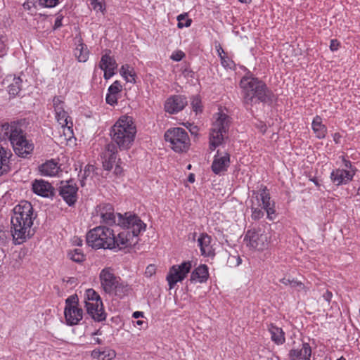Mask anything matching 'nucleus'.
Here are the masks:
<instances>
[{
    "label": "nucleus",
    "instance_id": "27",
    "mask_svg": "<svg viewBox=\"0 0 360 360\" xmlns=\"http://www.w3.org/2000/svg\"><path fill=\"white\" fill-rule=\"evenodd\" d=\"M59 169L60 167L58 166V162L54 160L46 161L40 166V172L45 176H56L58 174Z\"/></svg>",
    "mask_w": 360,
    "mask_h": 360
},
{
    "label": "nucleus",
    "instance_id": "24",
    "mask_svg": "<svg viewBox=\"0 0 360 360\" xmlns=\"http://www.w3.org/2000/svg\"><path fill=\"white\" fill-rule=\"evenodd\" d=\"M12 153L10 150L0 145V176L10 170V158Z\"/></svg>",
    "mask_w": 360,
    "mask_h": 360
},
{
    "label": "nucleus",
    "instance_id": "7",
    "mask_svg": "<svg viewBox=\"0 0 360 360\" xmlns=\"http://www.w3.org/2000/svg\"><path fill=\"white\" fill-rule=\"evenodd\" d=\"M113 230L99 226L91 229L86 234V243L94 249H113L115 240L113 239Z\"/></svg>",
    "mask_w": 360,
    "mask_h": 360
},
{
    "label": "nucleus",
    "instance_id": "56",
    "mask_svg": "<svg viewBox=\"0 0 360 360\" xmlns=\"http://www.w3.org/2000/svg\"><path fill=\"white\" fill-rule=\"evenodd\" d=\"M323 298L327 301L330 302L331 300V298L333 297V294L330 291L327 290L323 295Z\"/></svg>",
    "mask_w": 360,
    "mask_h": 360
},
{
    "label": "nucleus",
    "instance_id": "39",
    "mask_svg": "<svg viewBox=\"0 0 360 360\" xmlns=\"http://www.w3.org/2000/svg\"><path fill=\"white\" fill-rule=\"evenodd\" d=\"M78 297L77 295H72L69 296L65 300V308H75L78 307Z\"/></svg>",
    "mask_w": 360,
    "mask_h": 360
},
{
    "label": "nucleus",
    "instance_id": "18",
    "mask_svg": "<svg viewBox=\"0 0 360 360\" xmlns=\"http://www.w3.org/2000/svg\"><path fill=\"white\" fill-rule=\"evenodd\" d=\"M87 314L97 322H101L106 319V313L104 311L103 302L85 304Z\"/></svg>",
    "mask_w": 360,
    "mask_h": 360
},
{
    "label": "nucleus",
    "instance_id": "9",
    "mask_svg": "<svg viewBox=\"0 0 360 360\" xmlns=\"http://www.w3.org/2000/svg\"><path fill=\"white\" fill-rule=\"evenodd\" d=\"M230 117L223 112L217 114L215 121L212 124L210 134V149L214 150L220 146L226 131L229 129Z\"/></svg>",
    "mask_w": 360,
    "mask_h": 360
},
{
    "label": "nucleus",
    "instance_id": "54",
    "mask_svg": "<svg viewBox=\"0 0 360 360\" xmlns=\"http://www.w3.org/2000/svg\"><path fill=\"white\" fill-rule=\"evenodd\" d=\"M102 352H101L99 349H94L91 352V356L93 358L96 359H101Z\"/></svg>",
    "mask_w": 360,
    "mask_h": 360
},
{
    "label": "nucleus",
    "instance_id": "15",
    "mask_svg": "<svg viewBox=\"0 0 360 360\" xmlns=\"http://www.w3.org/2000/svg\"><path fill=\"white\" fill-rule=\"evenodd\" d=\"M96 214L101 219V221L108 225H117V216L115 214L114 208L110 204H101L96 207Z\"/></svg>",
    "mask_w": 360,
    "mask_h": 360
},
{
    "label": "nucleus",
    "instance_id": "47",
    "mask_svg": "<svg viewBox=\"0 0 360 360\" xmlns=\"http://www.w3.org/2000/svg\"><path fill=\"white\" fill-rule=\"evenodd\" d=\"M156 272V266L154 264H149L146 269L145 275L147 277H151Z\"/></svg>",
    "mask_w": 360,
    "mask_h": 360
},
{
    "label": "nucleus",
    "instance_id": "10",
    "mask_svg": "<svg viewBox=\"0 0 360 360\" xmlns=\"http://www.w3.org/2000/svg\"><path fill=\"white\" fill-rule=\"evenodd\" d=\"M52 102L53 108L56 112V118L63 129L65 139H70L73 133L71 126L68 125V118L70 117L68 115V112L65 110V101L61 96H54Z\"/></svg>",
    "mask_w": 360,
    "mask_h": 360
},
{
    "label": "nucleus",
    "instance_id": "34",
    "mask_svg": "<svg viewBox=\"0 0 360 360\" xmlns=\"http://www.w3.org/2000/svg\"><path fill=\"white\" fill-rule=\"evenodd\" d=\"M22 79L20 77H14L13 82L8 86V93L13 96L18 95L21 90Z\"/></svg>",
    "mask_w": 360,
    "mask_h": 360
},
{
    "label": "nucleus",
    "instance_id": "60",
    "mask_svg": "<svg viewBox=\"0 0 360 360\" xmlns=\"http://www.w3.org/2000/svg\"><path fill=\"white\" fill-rule=\"evenodd\" d=\"M257 127L259 129L260 131L262 133H265L266 130V126L265 124L261 122L259 124L257 125Z\"/></svg>",
    "mask_w": 360,
    "mask_h": 360
},
{
    "label": "nucleus",
    "instance_id": "2",
    "mask_svg": "<svg viewBox=\"0 0 360 360\" xmlns=\"http://www.w3.org/2000/svg\"><path fill=\"white\" fill-rule=\"evenodd\" d=\"M117 226L126 228L117 235L113 230L115 248H118L120 250L135 245L137 242L136 237L141 231H145L146 227L138 216L130 213L119 214Z\"/></svg>",
    "mask_w": 360,
    "mask_h": 360
},
{
    "label": "nucleus",
    "instance_id": "16",
    "mask_svg": "<svg viewBox=\"0 0 360 360\" xmlns=\"http://www.w3.org/2000/svg\"><path fill=\"white\" fill-rule=\"evenodd\" d=\"M117 146L111 142L105 146L104 151L102 153L103 167L105 170H110L117 159Z\"/></svg>",
    "mask_w": 360,
    "mask_h": 360
},
{
    "label": "nucleus",
    "instance_id": "41",
    "mask_svg": "<svg viewBox=\"0 0 360 360\" xmlns=\"http://www.w3.org/2000/svg\"><path fill=\"white\" fill-rule=\"evenodd\" d=\"M91 5L94 10L96 11H103L105 10V5L103 3V0H90Z\"/></svg>",
    "mask_w": 360,
    "mask_h": 360
},
{
    "label": "nucleus",
    "instance_id": "61",
    "mask_svg": "<svg viewBox=\"0 0 360 360\" xmlns=\"http://www.w3.org/2000/svg\"><path fill=\"white\" fill-rule=\"evenodd\" d=\"M341 135L339 133H335L333 135V140L336 143H339L341 139Z\"/></svg>",
    "mask_w": 360,
    "mask_h": 360
},
{
    "label": "nucleus",
    "instance_id": "28",
    "mask_svg": "<svg viewBox=\"0 0 360 360\" xmlns=\"http://www.w3.org/2000/svg\"><path fill=\"white\" fill-rule=\"evenodd\" d=\"M269 331L271 334V340L276 344L282 345L285 342V334L281 328L271 323L269 326Z\"/></svg>",
    "mask_w": 360,
    "mask_h": 360
},
{
    "label": "nucleus",
    "instance_id": "1",
    "mask_svg": "<svg viewBox=\"0 0 360 360\" xmlns=\"http://www.w3.org/2000/svg\"><path fill=\"white\" fill-rule=\"evenodd\" d=\"M36 217L32 204L27 200H22L14 207L11 222L15 244H22L34 235L32 227Z\"/></svg>",
    "mask_w": 360,
    "mask_h": 360
},
{
    "label": "nucleus",
    "instance_id": "44",
    "mask_svg": "<svg viewBox=\"0 0 360 360\" xmlns=\"http://www.w3.org/2000/svg\"><path fill=\"white\" fill-rule=\"evenodd\" d=\"M191 105L193 106V110L198 112V111H201V101L199 97L195 96L193 97L191 101Z\"/></svg>",
    "mask_w": 360,
    "mask_h": 360
},
{
    "label": "nucleus",
    "instance_id": "33",
    "mask_svg": "<svg viewBox=\"0 0 360 360\" xmlns=\"http://www.w3.org/2000/svg\"><path fill=\"white\" fill-rule=\"evenodd\" d=\"M120 72L127 82H136V73L134 68L130 65L127 64L122 65Z\"/></svg>",
    "mask_w": 360,
    "mask_h": 360
},
{
    "label": "nucleus",
    "instance_id": "23",
    "mask_svg": "<svg viewBox=\"0 0 360 360\" xmlns=\"http://www.w3.org/2000/svg\"><path fill=\"white\" fill-rule=\"evenodd\" d=\"M64 314L68 325L74 326L82 319L83 310L81 308H65Z\"/></svg>",
    "mask_w": 360,
    "mask_h": 360
},
{
    "label": "nucleus",
    "instance_id": "25",
    "mask_svg": "<svg viewBox=\"0 0 360 360\" xmlns=\"http://www.w3.org/2000/svg\"><path fill=\"white\" fill-rule=\"evenodd\" d=\"M209 277L208 268L205 264H201L195 268L191 273V282H205Z\"/></svg>",
    "mask_w": 360,
    "mask_h": 360
},
{
    "label": "nucleus",
    "instance_id": "46",
    "mask_svg": "<svg viewBox=\"0 0 360 360\" xmlns=\"http://www.w3.org/2000/svg\"><path fill=\"white\" fill-rule=\"evenodd\" d=\"M58 3V0H39V4L46 7H53Z\"/></svg>",
    "mask_w": 360,
    "mask_h": 360
},
{
    "label": "nucleus",
    "instance_id": "42",
    "mask_svg": "<svg viewBox=\"0 0 360 360\" xmlns=\"http://www.w3.org/2000/svg\"><path fill=\"white\" fill-rule=\"evenodd\" d=\"M116 356V352L113 349H106L102 352L101 360H112Z\"/></svg>",
    "mask_w": 360,
    "mask_h": 360
},
{
    "label": "nucleus",
    "instance_id": "59",
    "mask_svg": "<svg viewBox=\"0 0 360 360\" xmlns=\"http://www.w3.org/2000/svg\"><path fill=\"white\" fill-rule=\"evenodd\" d=\"M62 25V19L57 18L55 20L54 29H57Z\"/></svg>",
    "mask_w": 360,
    "mask_h": 360
},
{
    "label": "nucleus",
    "instance_id": "3",
    "mask_svg": "<svg viewBox=\"0 0 360 360\" xmlns=\"http://www.w3.org/2000/svg\"><path fill=\"white\" fill-rule=\"evenodd\" d=\"M1 134L8 139L15 153L21 158H27L32 153L34 144L26 137V133L19 122L4 123L1 126Z\"/></svg>",
    "mask_w": 360,
    "mask_h": 360
},
{
    "label": "nucleus",
    "instance_id": "53",
    "mask_svg": "<svg viewBox=\"0 0 360 360\" xmlns=\"http://www.w3.org/2000/svg\"><path fill=\"white\" fill-rule=\"evenodd\" d=\"M216 49L217 50L219 57L221 58V63H224L223 60L224 59V56H222V54H225L224 51L223 50V49L221 48L220 44H219L218 46H216Z\"/></svg>",
    "mask_w": 360,
    "mask_h": 360
},
{
    "label": "nucleus",
    "instance_id": "50",
    "mask_svg": "<svg viewBox=\"0 0 360 360\" xmlns=\"http://www.w3.org/2000/svg\"><path fill=\"white\" fill-rule=\"evenodd\" d=\"M340 42L337 39H332L330 41V49L332 51H337L339 49Z\"/></svg>",
    "mask_w": 360,
    "mask_h": 360
},
{
    "label": "nucleus",
    "instance_id": "62",
    "mask_svg": "<svg viewBox=\"0 0 360 360\" xmlns=\"http://www.w3.org/2000/svg\"><path fill=\"white\" fill-rule=\"evenodd\" d=\"M143 313L141 311H135L134 312L132 316L135 319H139L140 317H143Z\"/></svg>",
    "mask_w": 360,
    "mask_h": 360
},
{
    "label": "nucleus",
    "instance_id": "45",
    "mask_svg": "<svg viewBox=\"0 0 360 360\" xmlns=\"http://www.w3.org/2000/svg\"><path fill=\"white\" fill-rule=\"evenodd\" d=\"M292 287H298L299 288V290H304L305 292H307L309 288L306 286L304 283H302V282L300 281H296L295 279H293V281H292Z\"/></svg>",
    "mask_w": 360,
    "mask_h": 360
},
{
    "label": "nucleus",
    "instance_id": "55",
    "mask_svg": "<svg viewBox=\"0 0 360 360\" xmlns=\"http://www.w3.org/2000/svg\"><path fill=\"white\" fill-rule=\"evenodd\" d=\"M292 281H293V279H290V278H283L282 279L280 280V282L282 283L283 284H284L285 285H290L292 286Z\"/></svg>",
    "mask_w": 360,
    "mask_h": 360
},
{
    "label": "nucleus",
    "instance_id": "21",
    "mask_svg": "<svg viewBox=\"0 0 360 360\" xmlns=\"http://www.w3.org/2000/svg\"><path fill=\"white\" fill-rule=\"evenodd\" d=\"M212 238L207 233H201L198 238V246L200 249L201 255L204 257H212L214 255V250L212 245Z\"/></svg>",
    "mask_w": 360,
    "mask_h": 360
},
{
    "label": "nucleus",
    "instance_id": "19",
    "mask_svg": "<svg viewBox=\"0 0 360 360\" xmlns=\"http://www.w3.org/2000/svg\"><path fill=\"white\" fill-rule=\"evenodd\" d=\"M355 174V170L347 171L343 169H336L331 172L330 179L337 186L347 184Z\"/></svg>",
    "mask_w": 360,
    "mask_h": 360
},
{
    "label": "nucleus",
    "instance_id": "4",
    "mask_svg": "<svg viewBox=\"0 0 360 360\" xmlns=\"http://www.w3.org/2000/svg\"><path fill=\"white\" fill-rule=\"evenodd\" d=\"M243 102L252 105L257 102L269 103L274 95L266 85L261 80L252 76H244L240 82Z\"/></svg>",
    "mask_w": 360,
    "mask_h": 360
},
{
    "label": "nucleus",
    "instance_id": "11",
    "mask_svg": "<svg viewBox=\"0 0 360 360\" xmlns=\"http://www.w3.org/2000/svg\"><path fill=\"white\" fill-rule=\"evenodd\" d=\"M270 237L261 229H250L245 236L246 245L252 249L262 251L268 248Z\"/></svg>",
    "mask_w": 360,
    "mask_h": 360
},
{
    "label": "nucleus",
    "instance_id": "58",
    "mask_svg": "<svg viewBox=\"0 0 360 360\" xmlns=\"http://www.w3.org/2000/svg\"><path fill=\"white\" fill-rule=\"evenodd\" d=\"M122 168L121 167V166L119 165V162H117V164L116 165V167L115 168V174L116 175H120L122 173Z\"/></svg>",
    "mask_w": 360,
    "mask_h": 360
},
{
    "label": "nucleus",
    "instance_id": "13",
    "mask_svg": "<svg viewBox=\"0 0 360 360\" xmlns=\"http://www.w3.org/2000/svg\"><path fill=\"white\" fill-rule=\"evenodd\" d=\"M77 191L78 188L72 179L60 183V195L70 206L73 205L77 201Z\"/></svg>",
    "mask_w": 360,
    "mask_h": 360
},
{
    "label": "nucleus",
    "instance_id": "12",
    "mask_svg": "<svg viewBox=\"0 0 360 360\" xmlns=\"http://www.w3.org/2000/svg\"><path fill=\"white\" fill-rule=\"evenodd\" d=\"M191 268L192 264L190 261L184 262L178 266H172L166 278L169 289L173 288L177 282L182 281L186 277Z\"/></svg>",
    "mask_w": 360,
    "mask_h": 360
},
{
    "label": "nucleus",
    "instance_id": "49",
    "mask_svg": "<svg viewBox=\"0 0 360 360\" xmlns=\"http://www.w3.org/2000/svg\"><path fill=\"white\" fill-rule=\"evenodd\" d=\"M8 233L0 228V245L6 243Z\"/></svg>",
    "mask_w": 360,
    "mask_h": 360
},
{
    "label": "nucleus",
    "instance_id": "37",
    "mask_svg": "<svg viewBox=\"0 0 360 360\" xmlns=\"http://www.w3.org/2000/svg\"><path fill=\"white\" fill-rule=\"evenodd\" d=\"M179 28H183L184 27H190L192 22V20L188 18L187 13L180 14L177 16Z\"/></svg>",
    "mask_w": 360,
    "mask_h": 360
},
{
    "label": "nucleus",
    "instance_id": "32",
    "mask_svg": "<svg viewBox=\"0 0 360 360\" xmlns=\"http://www.w3.org/2000/svg\"><path fill=\"white\" fill-rule=\"evenodd\" d=\"M75 57L79 62H85L89 57V51L86 44H83L82 41H79V44L74 51Z\"/></svg>",
    "mask_w": 360,
    "mask_h": 360
},
{
    "label": "nucleus",
    "instance_id": "31",
    "mask_svg": "<svg viewBox=\"0 0 360 360\" xmlns=\"http://www.w3.org/2000/svg\"><path fill=\"white\" fill-rule=\"evenodd\" d=\"M131 290L130 286L120 278V282L115 286L113 291L110 295L122 298L127 295Z\"/></svg>",
    "mask_w": 360,
    "mask_h": 360
},
{
    "label": "nucleus",
    "instance_id": "30",
    "mask_svg": "<svg viewBox=\"0 0 360 360\" xmlns=\"http://www.w3.org/2000/svg\"><path fill=\"white\" fill-rule=\"evenodd\" d=\"M110 50H105V53L101 57V60L99 63L101 69H111L115 70L117 67L115 60L110 56Z\"/></svg>",
    "mask_w": 360,
    "mask_h": 360
},
{
    "label": "nucleus",
    "instance_id": "36",
    "mask_svg": "<svg viewBox=\"0 0 360 360\" xmlns=\"http://www.w3.org/2000/svg\"><path fill=\"white\" fill-rule=\"evenodd\" d=\"M86 301L85 304L86 302L90 303H98V302H103L100 295L92 288H89L86 290Z\"/></svg>",
    "mask_w": 360,
    "mask_h": 360
},
{
    "label": "nucleus",
    "instance_id": "35",
    "mask_svg": "<svg viewBox=\"0 0 360 360\" xmlns=\"http://www.w3.org/2000/svg\"><path fill=\"white\" fill-rule=\"evenodd\" d=\"M68 257L75 262L81 263L85 260V255L79 248L70 250L68 253Z\"/></svg>",
    "mask_w": 360,
    "mask_h": 360
},
{
    "label": "nucleus",
    "instance_id": "29",
    "mask_svg": "<svg viewBox=\"0 0 360 360\" xmlns=\"http://www.w3.org/2000/svg\"><path fill=\"white\" fill-rule=\"evenodd\" d=\"M311 355V348L309 343L304 342L300 349H292L289 352V356L292 360H296L299 357H304Z\"/></svg>",
    "mask_w": 360,
    "mask_h": 360
},
{
    "label": "nucleus",
    "instance_id": "48",
    "mask_svg": "<svg viewBox=\"0 0 360 360\" xmlns=\"http://www.w3.org/2000/svg\"><path fill=\"white\" fill-rule=\"evenodd\" d=\"M184 56L185 54L183 51H178L172 53L171 58L174 61H180Z\"/></svg>",
    "mask_w": 360,
    "mask_h": 360
},
{
    "label": "nucleus",
    "instance_id": "14",
    "mask_svg": "<svg viewBox=\"0 0 360 360\" xmlns=\"http://www.w3.org/2000/svg\"><path fill=\"white\" fill-rule=\"evenodd\" d=\"M101 287L105 292L110 295L116 285L120 282V278L116 276L110 268H105L100 273Z\"/></svg>",
    "mask_w": 360,
    "mask_h": 360
},
{
    "label": "nucleus",
    "instance_id": "52",
    "mask_svg": "<svg viewBox=\"0 0 360 360\" xmlns=\"http://www.w3.org/2000/svg\"><path fill=\"white\" fill-rule=\"evenodd\" d=\"M342 162H343V164H344L345 168L349 169V171H352V170H355V172L356 171V169L353 167L352 162L349 160H346L344 157H342Z\"/></svg>",
    "mask_w": 360,
    "mask_h": 360
},
{
    "label": "nucleus",
    "instance_id": "63",
    "mask_svg": "<svg viewBox=\"0 0 360 360\" xmlns=\"http://www.w3.org/2000/svg\"><path fill=\"white\" fill-rule=\"evenodd\" d=\"M190 132L192 134H197L198 131V129L196 126H194L192 128H191L189 129Z\"/></svg>",
    "mask_w": 360,
    "mask_h": 360
},
{
    "label": "nucleus",
    "instance_id": "40",
    "mask_svg": "<svg viewBox=\"0 0 360 360\" xmlns=\"http://www.w3.org/2000/svg\"><path fill=\"white\" fill-rule=\"evenodd\" d=\"M122 86L121 85L119 81L114 82L108 88V92L111 93V94L119 95V94L122 91Z\"/></svg>",
    "mask_w": 360,
    "mask_h": 360
},
{
    "label": "nucleus",
    "instance_id": "43",
    "mask_svg": "<svg viewBox=\"0 0 360 360\" xmlns=\"http://www.w3.org/2000/svg\"><path fill=\"white\" fill-rule=\"evenodd\" d=\"M118 95L111 94V93H108L106 95L105 101L106 103L110 105H114L117 103Z\"/></svg>",
    "mask_w": 360,
    "mask_h": 360
},
{
    "label": "nucleus",
    "instance_id": "22",
    "mask_svg": "<svg viewBox=\"0 0 360 360\" xmlns=\"http://www.w3.org/2000/svg\"><path fill=\"white\" fill-rule=\"evenodd\" d=\"M32 191L34 193L43 196L49 197L53 195V188L51 184L44 180H35L32 184Z\"/></svg>",
    "mask_w": 360,
    "mask_h": 360
},
{
    "label": "nucleus",
    "instance_id": "5",
    "mask_svg": "<svg viewBox=\"0 0 360 360\" xmlns=\"http://www.w3.org/2000/svg\"><path fill=\"white\" fill-rule=\"evenodd\" d=\"M136 133L133 119L129 116H122L110 129V136L115 144L120 150H127L131 147Z\"/></svg>",
    "mask_w": 360,
    "mask_h": 360
},
{
    "label": "nucleus",
    "instance_id": "57",
    "mask_svg": "<svg viewBox=\"0 0 360 360\" xmlns=\"http://www.w3.org/2000/svg\"><path fill=\"white\" fill-rule=\"evenodd\" d=\"M33 6H34L33 2L30 1L25 2L22 5L24 9H25V10H30L33 7Z\"/></svg>",
    "mask_w": 360,
    "mask_h": 360
},
{
    "label": "nucleus",
    "instance_id": "51",
    "mask_svg": "<svg viewBox=\"0 0 360 360\" xmlns=\"http://www.w3.org/2000/svg\"><path fill=\"white\" fill-rule=\"evenodd\" d=\"M102 70H104L103 77L105 79H110L115 74V70H111V69H102Z\"/></svg>",
    "mask_w": 360,
    "mask_h": 360
},
{
    "label": "nucleus",
    "instance_id": "17",
    "mask_svg": "<svg viewBox=\"0 0 360 360\" xmlns=\"http://www.w3.org/2000/svg\"><path fill=\"white\" fill-rule=\"evenodd\" d=\"M186 98L180 95H176L168 98L165 104V109L171 114L178 112L186 105Z\"/></svg>",
    "mask_w": 360,
    "mask_h": 360
},
{
    "label": "nucleus",
    "instance_id": "64",
    "mask_svg": "<svg viewBox=\"0 0 360 360\" xmlns=\"http://www.w3.org/2000/svg\"><path fill=\"white\" fill-rule=\"evenodd\" d=\"M74 243L77 245H82V240L80 239V238H75V240H74Z\"/></svg>",
    "mask_w": 360,
    "mask_h": 360
},
{
    "label": "nucleus",
    "instance_id": "38",
    "mask_svg": "<svg viewBox=\"0 0 360 360\" xmlns=\"http://www.w3.org/2000/svg\"><path fill=\"white\" fill-rule=\"evenodd\" d=\"M94 170H95V167L94 165H87L85 167L84 172L82 174V179L80 180V184L82 186H84L85 184L84 179H86L88 176H89L90 174L94 172Z\"/></svg>",
    "mask_w": 360,
    "mask_h": 360
},
{
    "label": "nucleus",
    "instance_id": "6",
    "mask_svg": "<svg viewBox=\"0 0 360 360\" xmlns=\"http://www.w3.org/2000/svg\"><path fill=\"white\" fill-rule=\"evenodd\" d=\"M251 217L253 220H259L264 215V209L267 218L273 220L276 217L275 202L271 200V196L266 186L261 185L259 189L252 191L250 198Z\"/></svg>",
    "mask_w": 360,
    "mask_h": 360
},
{
    "label": "nucleus",
    "instance_id": "20",
    "mask_svg": "<svg viewBox=\"0 0 360 360\" xmlns=\"http://www.w3.org/2000/svg\"><path fill=\"white\" fill-rule=\"evenodd\" d=\"M229 163L230 155L227 153H225L224 155L220 156L219 154V151H217V154L214 156L212 165V170L214 174H219L221 172L227 170V168L229 166Z\"/></svg>",
    "mask_w": 360,
    "mask_h": 360
},
{
    "label": "nucleus",
    "instance_id": "26",
    "mask_svg": "<svg viewBox=\"0 0 360 360\" xmlns=\"http://www.w3.org/2000/svg\"><path fill=\"white\" fill-rule=\"evenodd\" d=\"M311 128L316 137L319 139H324L327 134V127L322 123V118L316 115L311 123Z\"/></svg>",
    "mask_w": 360,
    "mask_h": 360
},
{
    "label": "nucleus",
    "instance_id": "8",
    "mask_svg": "<svg viewBox=\"0 0 360 360\" xmlns=\"http://www.w3.org/2000/svg\"><path fill=\"white\" fill-rule=\"evenodd\" d=\"M165 139L176 153L186 152L191 146V141L187 131L181 127H173L165 133Z\"/></svg>",
    "mask_w": 360,
    "mask_h": 360
}]
</instances>
